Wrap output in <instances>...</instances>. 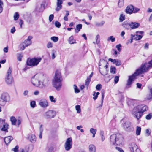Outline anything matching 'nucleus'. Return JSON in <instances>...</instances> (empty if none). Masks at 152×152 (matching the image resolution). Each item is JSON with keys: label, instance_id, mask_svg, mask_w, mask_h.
<instances>
[{"label": "nucleus", "instance_id": "obj_2", "mask_svg": "<svg viewBox=\"0 0 152 152\" xmlns=\"http://www.w3.org/2000/svg\"><path fill=\"white\" fill-rule=\"evenodd\" d=\"M62 80L60 71L58 70H56L52 83L53 86L57 91H59L61 89L62 86Z\"/></svg>", "mask_w": 152, "mask_h": 152}, {"label": "nucleus", "instance_id": "obj_62", "mask_svg": "<svg viewBox=\"0 0 152 152\" xmlns=\"http://www.w3.org/2000/svg\"><path fill=\"white\" fill-rule=\"evenodd\" d=\"M105 72H101L100 71V70H99L100 72V73L103 75H105L107 74V71L106 70H105Z\"/></svg>", "mask_w": 152, "mask_h": 152}, {"label": "nucleus", "instance_id": "obj_35", "mask_svg": "<svg viewBox=\"0 0 152 152\" xmlns=\"http://www.w3.org/2000/svg\"><path fill=\"white\" fill-rule=\"evenodd\" d=\"M125 19V16L123 15V14H121L120 15L119 18L120 21L122 22Z\"/></svg>", "mask_w": 152, "mask_h": 152}, {"label": "nucleus", "instance_id": "obj_36", "mask_svg": "<svg viewBox=\"0 0 152 152\" xmlns=\"http://www.w3.org/2000/svg\"><path fill=\"white\" fill-rule=\"evenodd\" d=\"M75 109L76 110H77V113H80L81 110L80 109V105H77L76 106Z\"/></svg>", "mask_w": 152, "mask_h": 152}, {"label": "nucleus", "instance_id": "obj_61", "mask_svg": "<svg viewBox=\"0 0 152 152\" xmlns=\"http://www.w3.org/2000/svg\"><path fill=\"white\" fill-rule=\"evenodd\" d=\"M115 148L120 152H124L122 148L118 147H116Z\"/></svg>", "mask_w": 152, "mask_h": 152}, {"label": "nucleus", "instance_id": "obj_30", "mask_svg": "<svg viewBox=\"0 0 152 152\" xmlns=\"http://www.w3.org/2000/svg\"><path fill=\"white\" fill-rule=\"evenodd\" d=\"M141 131V128L140 127L137 126L136 130V134L137 135H139L140 134V132Z\"/></svg>", "mask_w": 152, "mask_h": 152}, {"label": "nucleus", "instance_id": "obj_12", "mask_svg": "<svg viewBox=\"0 0 152 152\" xmlns=\"http://www.w3.org/2000/svg\"><path fill=\"white\" fill-rule=\"evenodd\" d=\"M123 126L125 130L126 131H130L132 130V124L129 121H127L124 122Z\"/></svg>", "mask_w": 152, "mask_h": 152}, {"label": "nucleus", "instance_id": "obj_64", "mask_svg": "<svg viewBox=\"0 0 152 152\" xmlns=\"http://www.w3.org/2000/svg\"><path fill=\"white\" fill-rule=\"evenodd\" d=\"M21 120L20 119L17 120L16 122L18 126L21 124Z\"/></svg>", "mask_w": 152, "mask_h": 152}, {"label": "nucleus", "instance_id": "obj_42", "mask_svg": "<svg viewBox=\"0 0 152 152\" xmlns=\"http://www.w3.org/2000/svg\"><path fill=\"white\" fill-rule=\"evenodd\" d=\"M99 38L100 36L99 34L97 35L96 36L95 38L96 42L97 44H99L100 42Z\"/></svg>", "mask_w": 152, "mask_h": 152}, {"label": "nucleus", "instance_id": "obj_44", "mask_svg": "<svg viewBox=\"0 0 152 152\" xmlns=\"http://www.w3.org/2000/svg\"><path fill=\"white\" fill-rule=\"evenodd\" d=\"M115 64L116 66H118L121 64V61L120 60L117 59Z\"/></svg>", "mask_w": 152, "mask_h": 152}, {"label": "nucleus", "instance_id": "obj_6", "mask_svg": "<svg viewBox=\"0 0 152 152\" xmlns=\"http://www.w3.org/2000/svg\"><path fill=\"white\" fill-rule=\"evenodd\" d=\"M10 100L9 94L7 92H3L0 96V105L4 106L7 102H9Z\"/></svg>", "mask_w": 152, "mask_h": 152}, {"label": "nucleus", "instance_id": "obj_4", "mask_svg": "<svg viewBox=\"0 0 152 152\" xmlns=\"http://www.w3.org/2000/svg\"><path fill=\"white\" fill-rule=\"evenodd\" d=\"M42 75L40 74H37L32 77L31 79V82L33 85L40 88H43L44 86L41 82V79Z\"/></svg>", "mask_w": 152, "mask_h": 152}, {"label": "nucleus", "instance_id": "obj_59", "mask_svg": "<svg viewBox=\"0 0 152 152\" xmlns=\"http://www.w3.org/2000/svg\"><path fill=\"white\" fill-rule=\"evenodd\" d=\"M134 35L131 34V39L130 40H129V41H130V43H132L133 42V40L134 39Z\"/></svg>", "mask_w": 152, "mask_h": 152}, {"label": "nucleus", "instance_id": "obj_5", "mask_svg": "<svg viewBox=\"0 0 152 152\" xmlns=\"http://www.w3.org/2000/svg\"><path fill=\"white\" fill-rule=\"evenodd\" d=\"M110 141L113 145L116 144L119 145L122 144L123 141V138L121 134H113L110 137Z\"/></svg>", "mask_w": 152, "mask_h": 152}, {"label": "nucleus", "instance_id": "obj_9", "mask_svg": "<svg viewBox=\"0 0 152 152\" xmlns=\"http://www.w3.org/2000/svg\"><path fill=\"white\" fill-rule=\"evenodd\" d=\"M56 112L53 110H49L43 114L44 116L47 119L53 118L56 115Z\"/></svg>", "mask_w": 152, "mask_h": 152}, {"label": "nucleus", "instance_id": "obj_16", "mask_svg": "<svg viewBox=\"0 0 152 152\" xmlns=\"http://www.w3.org/2000/svg\"><path fill=\"white\" fill-rule=\"evenodd\" d=\"M39 104L41 107H45L48 106V102L45 99H42L39 102Z\"/></svg>", "mask_w": 152, "mask_h": 152}, {"label": "nucleus", "instance_id": "obj_23", "mask_svg": "<svg viewBox=\"0 0 152 152\" xmlns=\"http://www.w3.org/2000/svg\"><path fill=\"white\" fill-rule=\"evenodd\" d=\"M129 25L130 23H129L127 21H125L123 23L122 25L124 27L128 30L130 26Z\"/></svg>", "mask_w": 152, "mask_h": 152}, {"label": "nucleus", "instance_id": "obj_37", "mask_svg": "<svg viewBox=\"0 0 152 152\" xmlns=\"http://www.w3.org/2000/svg\"><path fill=\"white\" fill-rule=\"evenodd\" d=\"M3 2L0 0V13H1L3 10Z\"/></svg>", "mask_w": 152, "mask_h": 152}, {"label": "nucleus", "instance_id": "obj_50", "mask_svg": "<svg viewBox=\"0 0 152 152\" xmlns=\"http://www.w3.org/2000/svg\"><path fill=\"white\" fill-rule=\"evenodd\" d=\"M90 132L92 134L96 133V129H94L92 128L90 129Z\"/></svg>", "mask_w": 152, "mask_h": 152}, {"label": "nucleus", "instance_id": "obj_58", "mask_svg": "<svg viewBox=\"0 0 152 152\" xmlns=\"http://www.w3.org/2000/svg\"><path fill=\"white\" fill-rule=\"evenodd\" d=\"M150 97L148 98V99L149 100L152 99V88L150 89Z\"/></svg>", "mask_w": 152, "mask_h": 152}, {"label": "nucleus", "instance_id": "obj_1", "mask_svg": "<svg viewBox=\"0 0 152 152\" xmlns=\"http://www.w3.org/2000/svg\"><path fill=\"white\" fill-rule=\"evenodd\" d=\"M152 67V59L148 63H145L142 64L141 67L136 70V72L131 76H129L126 88H129L131 87L132 84V81L136 79V77L140 74L146 72L149 68Z\"/></svg>", "mask_w": 152, "mask_h": 152}, {"label": "nucleus", "instance_id": "obj_63", "mask_svg": "<svg viewBox=\"0 0 152 152\" xmlns=\"http://www.w3.org/2000/svg\"><path fill=\"white\" fill-rule=\"evenodd\" d=\"M15 31V29L14 27H13L11 29L10 32L12 34H13Z\"/></svg>", "mask_w": 152, "mask_h": 152}, {"label": "nucleus", "instance_id": "obj_29", "mask_svg": "<svg viewBox=\"0 0 152 152\" xmlns=\"http://www.w3.org/2000/svg\"><path fill=\"white\" fill-rule=\"evenodd\" d=\"M116 69L115 67L111 66L110 71L111 73L113 74H115L116 73Z\"/></svg>", "mask_w": 152, "mask_h": 152}, {"label": "nucleus", "instance_id": "obj_43", "mask_svg": "<svg viewBox=\"0 0 152 152\" xmlns=\"http://www.w3.org/2000/svg\"><path fill=\"white\" fill-rule=\"evenodd\" d=\"M56 51L54 50H53L52 52L51 58L52 59H54L56 57L55 53Z\"/></svg>", "mask_w": 152, "mask_h": 152}, {"label": "nucleus", "instance_id": "obj_25", "mask_svg": "<svg viewBox=\"0 0 152 152\" xmlns=\"http://www.w3.org/2000/svg\"><path fill=\"white\" fill-rule=\"evenodd\" d=\"M82 25L81 24H79L76 25V28L75 29V31L76 33H78L82 28Z\"/></svg>", "mask_w": 152, "mask_h": 152}, {"label": "nucleus", "instance_id": "obj_55", "mask_svg": "<svg viewBox=\"0 0 152 152\" xmlns=\"http://www.w3.org/2000/svg\"><path fill=\"white\" fill-rule=\"evenodd\" d=\"M121 47V46L120 44H119L118 45H117L116 46V48H117L118 50L120 52L121 50V49L120 48Z\"/></svg>", "mask_w": 152, "mask_h": 152}, {"label": "nucleus", "instance_id": "obj_57", "mask_svg": "<svg viewBox=\"0 0 152 152\" xmlns=\"http://www.w3.org/2000/svg\"><path fill=\"white\" fill-rule=\"evenodd\" d=\"M5 119H3L1 118H0V125H1L2 124H4L6 123L5 122Z\"/></svg>", "mask_w": 152, "mask_h": 152}, {"label": "nucleus", "instance_id": "obj_51", "mask_svg": "<svg viewBox=\"0 0 152 152\" xmlns=\"http://www.w3.org/2000/svg\"><path fill=\"white\" fill-rule=\"evenodd\" d=\"M53 47V44L50 42H49L47 44V47L48 48H52Z\"/></svg>", "mask_w": 152, "mask_h": 152}, {"label": "nucleus", "instance_id": "obj_13", "mask_svg": "<svg viewBox=\"0 0 152 152\" xmlns=\"http://www.w3.org/2000/svg\"><path fill=\"white\" fill-rule=\"evenodd\" d=\"M134 7L130 5L127 6L125 10V12L127 14H131L133 13Z\"/></svg>", "mask_w": 152, "mask_h": 152}, {"label": "nucleus", "instance_id": "obj_32", "mask_svg": "<svg viewBox=\"0 0 152 152\" xmlns=\"http://www.w3.org/2000/svg\"><path fill=\"white\" fill-rule=\"evenodd\" d=\"M115 38L113 36H110L107 39L108 41H111L112 42H114L115 41Z\"/></svg>", "mask_w": 152, "mask_h": 152}, {"label": "nucleus", "instance_id": "obj_19", "mask_svg": "<svg viewBox=\"0 0 152 152\" xmlns=\"http://www.w3.org/2000/svg\"><path fill=\"white\" fill-rule=\"evenodd\" d=\"M13 139V138L11 136L6 137L4 139V141L7 145L9 143L11 142Z\"/></svg>", "mask_w": 152, "mask_h": 152}, {"label": "nucleus", "instance_id": "obj_21", "mask_svg": "<svg viewBox=\"0 0 152 152\" xmlns=\"http://www.w3.org/2000/svg\"><path fill=\"white\" fill-rule=\"evenodd\" d=\"M28 138L30 141L32 142H35L36 141V136L34 134L29 135Z\"/></svg>", "mask_w": 152, "mask_h": 152}, {"label": "nucleus", "instance_id": "obj_54", "mask_svg": "<svg viewBox=\"0 0 152 152\" xmlns=\"http://www.w3.org/2000/svg\"><path fill=\"white\" fill-rule=\"evenodd\" d=\"M102 88V85L100 84H98L96 87V89L98 90H100Z\"/></svg>", "mask_w": 152, "mask_h": 152}, {"label": "nucleus", "instance_id": "obj_17", "mask_svg": "<svg viewBox=\"0 0 152 152\" xmlns=\"http://www.w3.org/2000/svg\"><path fill=\"white\" fill-rule=\"evenodd\" d=\"M44 9V5L42 4L40 5L36 6L35 8V10L38 12H41L43 11Z\"/></svg>", "mask_w": 152, "mask_h": 152}, {"label": "nucleus", "instance_id": "obj_20", "mask_svg": "<svg viewBox=\"0 0 152 152\" xmlns=\"http://www.w3.org/2000/svg\"><path fill=\"white\" fill-rule=\"evenodd\" d=\"M93 72H92L89 77H88L86 81V82L85 83V85L87 86L88 87V85H89L90 82L91 81V78L93 76Z\"/></svg>", "mask_w": 152, "mask_h": 152}, {"label": "nucleus", "instance_id": "obj_26", "mask_svg": "<svg viewBox=\"0 0 152 152\" xmlns=\"http://www.w3.org/2000/svg\"><path fill=\"white\" fill-rule=\"evenodd\" d=\"M69 42L70 44L75 43V40L74 39V37L72 36H71L69 39Z\"/></svg>", "mask_w": 152, "mask_h": 152}, {"label": "nucleus", "instance_id": "obj_45", "mask_svg": "<svg viewBox=\"0 0 152 152\" xmlns=\"http://www.w3.org/2000/svg\"><path fill=\"white\" fill-rule=\"evenodd\" d=\"M55 25L56 27L58 28L60 27L61 25L60 23L57 21H55Z\"/></svg>", "mask_w": 152, "mask_h": 152}, {"label": "nucleus", "instance_id": "obj_7", "mask_svg": "<svg viewBox=\"0 0 152 152\" xmlns=\"http://www.w3.org/2000/svg\"><path fill=\"white\" fill-rule=\"evenodd\" d=\"M40 57H34L32 58H28L26 61V65L28 66L33 67L37 66L41 61Z\"/></svg>", "mask_w": 152, "mask_h": 152}, {"label": "nucleus", "instance_id": "obj_10", "mask_svg": "<svg viewBox=\"0 0 152 152\" xmlns=\"http://www.w3.org/2000/svg\"><path fill=\"white\" fill-rule=\"evenodd\" d=\"M72 140L71 137L68 138L64 144V147L66 151L69 150L72 148Z\"/></svg>", "mask_w": 152, "mask_h": 152}, {"label": "nucleus", "instance_id": "obj_18", "mask_svg": "<svg viewBox=\"0 0 152 152\" xmlns=\"http://www.w3.org/2000/svg\"><path fill=\"white\" fill-rule=\"evenodd\" d=\"M63 0H57V7L56 9L57 11H59L62 8L61 4L63 3Z\"/></svg>", "mask_w": 152, "mask_h": 152}, {"label": "nucleus", "instance_id": "obj_24", "mask_svg": "<svg viewBox=\"0 0 152 152\" xmlns=\"http://www.w3.org/2000/svg\"><path fill=\"white\" fill-rule=\"evenodd\" d=\"M10 120L11 122L12 125H15L17 120L14 116H12L10 118Z\"/></svg>", "mask_w": 152, "mask_h": 152}, {"label": "nucleus", "instance_id": "obj_53", "mask_svg": "<svg viewBox=\"0 0 152 152\" xmlns=\"http://www.w3.org/2000/svg\"><path fill=\"white\" fill-rule=\"evenodd\" d=\"M54 15L53 14L50 15L49 16V20L50 22H51L53 19Z\"/></svg>", "mask_w": 152, "mask_h": 152}, {"label": "nucleus", "instance_id": "obj_52", "mask_svg": "<svg viewBox=\"0 0 152 152\" xmlns=\"http://www.w3.org/2000/svg\"><path fill=\"white\" fill-rule=\"evenodd\" d=\"M119 79V77L118 76H116L114 78V82L115 84L117 83Z\"/></svg>", "mask_w": 152, "mask_h": 152}, {"label": "nucleus", "instance_id": "obj_38", "mask_svg": "<svg viewBox=\"0 0 152 152\" xmlns=\"http://www.w3.org/2000/svg\"><path fill=\"white\" fill-rule=\"evenodd\" d=\"M51 39L54 42H56L58 41V37L54 36L51 38Z\"/></svg>", "mask_w": 152, "mask_h": 152}, {"label": "nucleus", "instance_id": "obj_49", "mask_svg": "<svg viewBox=\"0 0 152 152\" xmlns=\"http://www.w3.org/2000/svg\"><path fill=\"white\" fill-rule=\"evenodd\" d=\"M19 147L18 146H16L15 147L12 149V150L14 151V152H18Z\"/></svg>", "mask_w": 152, "mask_h": 152}, {"label": "nucleus", "instance_id": "obj_34", "mask_svg": "<svg viewBox=\"0 0 152 152\" xmlns=\"http://www.w3.org/2000/svg\"><path fill=\"white\" fill-rule=\"evenodd\" d=\"M73 88L75 90V92L76 93H77L80 92L79 89L77 88V86L76 85H73Z\"/></svg>", "mask_w": 152, "mask_h": 152}, {"label": "nucleus", "instance_id": "obj_3", "mask_svg": "<svg viewBox=\"0 0 152 152\" xmlns=\"http://www.w3.org/2000/svg\"><path fill=\"white\" fill-rule=\"evenodd\" d=\"M148 107L144 105H139L134 108L132 110V114L134 117L138 120L142 115L143 113L146 111Z\"/></svg>", "mask_w": 152, "mask_h": 152}, {"label": "nucleus", "instance_id": "obj_31", "mask_svg": "<svg viewBox=\"0 0 152 152\" xmlns=\"http://www.w3.org/2000/svg\"><path fill=\"white\" fill-rule=\"evenodd\" d=\"M124 0H119L118 2V5L120 7H122L124 5Z\"/></svg>", "mask_w": 152, "mask_h": 152}, {"label": "nucleus", "instance_id": "obj_8", "mask_svg": "<svg viewBox=\"0 0 152 152\" xmlns=\"http://www.w3.org/2000/svg\"><path fill=\"white\" fill-rule=\"evenodd\" d=\"M11 72L12 69L10 67L7 72V75L5 79V82L8 85H11L13 82V78L11 75Z\"/></svg>", "mask_w": 152, "mask_h": 152}, {"label": "nucleus", "instance_id": "obj_22", "mask_svg": "<svg viewBox=\"0 0 152 152\" xmlns=\"http://www.w3.org/2000/svg\"><path fill=\"white\" fill-rule=\"evenodd\" d=\"M90 152H96V148L94 145L93 144H90L88 146Z\"/></svg>", "mask_w": 152, "mask_h": 152}, {"label": "nucleus", "instance_id": "obj_27", "mask_svg": "<svg viewBox=\"0 0 152 152\" xmlns=\"http://www.w3.org/2000/svg\"><path fill=\"white\" fill-rule=\"evenodd\" d=\"M134 39L136 40H140L142 37V36L141 35L135 34L134 35Z\"/></svg>", "mask_w": 152, "mask_h": 152}, {"label": "nucleus", "instance_id": "obj_40", "mask_svg": "<svg viewBox=\"0 0 152 152\" xmlns=\"http://www.w3.org/2000/svg\"><path fill=\"white\" fill-rule=\"evenodd\" d=\"M100 62L99 63V66H101V64H100L101 62H104L105 63H106V65H105V66L104 67H105L106 69H107L108 68V65H107V64L108 63L107 62L105 61V60H103V59L100 60Z\"/></svg>", "mask_w": 152, "mask_h": 152}, {"label": "nucleus", "instance_id": "obj_28", "mask_svg": "<svg viewBox=\"0 0 152 152\" xmlns=\"http://www.w3.org/2000/svg\"><path fill=\"white\" fill-rule=\"evenodd\" d=\"M23 43L24 44L25 46L27 47L31 44L32 42L28 41L26 40L23 42Z\"/></svg>", "mask_w": 152, "mask_h": 152}, {"label": "nucleus", "instance_id": "obj_33", "mask_svg": "<svg viewBox=\"0 0 152 152\" xmlns=\"http://www.w3.org/2000/svg\"><path fill=\"white\" fill-rule=\"evenodd\" d=\"M26 46H25V45L23 43H21L19 45V48L20 50H23L25 48Z\"/></svg>", "mask_w": 152, "mask_h": 152}, {"label": "nucleus", "instance_id": "obj_47", "mask_svg": "<svg viewBox=\"0 0 152 152\" xmlns=\"http://www.w3.org/2000/svg\"><path fill=\"white\" fill-rule=\"evenodd\" d=\"M30 106L32 108H34L36 105V102L35 101H32L30 102Z\"/></svg>", "mask_w": 152, "mask_h": 152}, {"label": "nucleus", "instance_id": "obj_15", "mask_svg": "<svg viewBox=\"0 0 152 152\" xmlns=\"http://www.w3.org/2000/svg\"><path fill=\"white\" fill-rule=\"evenodd\" d=\"M140 23L135 22H131L130 23V27L132 29H134L138 28L140 26Z\"/></svg>", "mask_w": 152, "mask_h": 152}, {"label": "nucleus", "instance_id": "obj_46", "mask_svg": "<svg viewBox=\"0 0 152 152\" xmlns=\"http://www.w3.org/2000/svg\"><path fill=\"white\" fill-rule=\"evenodd\" d=\"M152 118V113H150L147 115L145 117V118L147 120H150Z\"/></svg>", "mask_w": 152, "mask_h": 152}, {"label": "nucleus", "instance_id": "obj_41", "mask_svg": "<svg viewBox=\"0 0 152 152\" xmlns=\"http://www.w3.org/2000/svg\"><path fill=\"white\" fill-rule=\"evenodd\" d=\"M19 15L18 12H16L14 16V20H17L19 18Z\"/></svg>", "mask_w": 152, "mask_h": 152}, {"label": "nucleus", "instance_id": "obj_11", "mask_svg": "<svg viewBox=\"0 0 152 152\" xmlns=\"http://www.w3.org/2000/svg\"><path fill=\"white\" fill-rule=\"evenodd\" d=\"M129 147L131 152H141L137 146L134 142L130 143Z\"/></svg>", "mask_w": 152, "mask_h": 152}, {"label": "nucleus", "instance_id": "obj_60", "mask_svg": "<svg viewBox=\"0 0 152 152\" xmlns=\"http://www.w3.org/2000/svg\"><path fill=\"white\" fill-rule=\"evenodd\" d=\"M116 60L117 59H113L111 58H110L109 59V60L111 62H112L113 64H115V63Z\"/></svg>", "mask_w": 152, "mask_h": 152}, {"label": "nucleus", "instance_id": "obj_56", "mask_svg": "<svg viewBox=\"0 0 152 152\" xmlns=\"http://www.w3.org/2000/svg\"><path fill=\"white\" fill-rule=\"evenodd\" d=\"M140 9H139L138 8H136V7H135V8L134 7L133 12L134 13H137V12H138V11H140Z\"/></svg>", "mask_w": 152, "mask_h": 152}, {"label": "nucleus", "instance_id": "obj_48", "mask_svg": "<svg viewBox=\"0 0 152 152\" xmlns=\"http://www.w3.org/2000/svg\"><path fill=\"white\" fill-rule=\"evenodd\" d=\"M49 98L51 102H55L56 99L54 98L53 96H49Z\"/></svg>", "mask_w": 152, "mask_h": 152}, {"label": "nucleus", "instance_id": "obj_39", "mask_svg": "<svg viewBox=\"0 0 152 152\" xmlns=\"http://www.w3.org/2000/svg\"><path fill=\"white\" fill-rule=\"evenodd\" d=\"M104 23V21H102L100 23H96V26L98 27L102 26Z\"/></svg>", "mask_w": 152, "mask_h": 152}, {"label": "nucleus", "instance_id": "obj_14", "mask_svg": "<svg viewBox=\"0 0 152 152\" xmlns=\"http://www.w3.org/2000/svg\"><path fill=\"white\" fill-rule=\"evenodd\" d=\"M9 126L8 124L7 123L3 124V126L0 125L1 130L2 131H4L5 132H8V129Z\"/></svg>", "mask_w": 152, "mask_h": 152}]
</instances>
